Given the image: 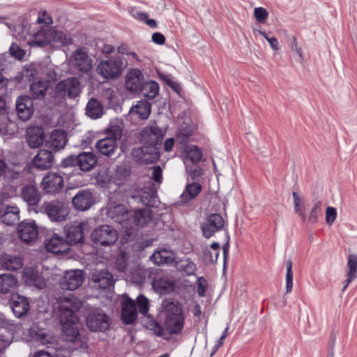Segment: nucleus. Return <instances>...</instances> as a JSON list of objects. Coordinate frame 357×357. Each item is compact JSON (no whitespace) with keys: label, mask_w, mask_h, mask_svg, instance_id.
I'll list each match as a JSON object with an SVG mask.
<instances>
[{"label":"nucleus","mask_w":357,"mask_h":357,"mask_svg":"<svg viewBox=\"0 0 357 357\" xmlns=\"http://www.w3.org/2000/svg\"><path fill=\"white\" fill-rule=\"evenodd\" d=\"M152 329L156 335H158L159 337L162 336L163 328L158 323L154 321L153 322V328Z\"/></svg>","instance_id":"64"},{"label":"nucleus","mask_w":357,"mask_h":357,"mask_svg":"<svg viewBox=\"0 0 357 357\" xmlns=\"http://www.w3.org/2000/svg\"><path fill=\"white\" fill-rule=\"evenodd\" d=\"M67 142V135L62 130H55L52 132L49 139L47 141V146L51 151H58L63 149Z\"/></svg>","instance_id":"28"},{"label":"nucleus","mask_w":357,"mask_h":357,"mask_svg":"<svg viewBox=\"0 0 357 357\" xmlns=\"http://www.w3.org/2000/svg\"><path fill=\"white\" fill-rule=\"evenodd\" d=\"M86 226V222H79L75 225H71L66 229V241L69 246L82 243L84 239V229Z\"/></svg>","instance_id":"27"},{"label":"nucleus","mask_w":357,"mask_h":357,"mask_svg":"<svg viewBox=\"0 0 357 357\" xmlns=\"http://www.w3.org/2000/svg\"><path fill=\"white\" fill-rule=\"evenodd\" d=\"M42 185L45 192L55 194L63 187V177L57 173L50 172L43 179Z\"/></svg>","instance_id":"22"},{"label":"nucleus","mask_w":357,"mask_h":357,"mask_svg":"<svg viewBox=\"0 0 357 357\" xmlns=\"http://www.w3.org/2000/svg\"><path fill=\"white\" fill-rule=\"evenodd\" d=\"M347 284L342 291H344L351 281L357 277V255H349L347 263Z\"/></svg>","instance_id":"39"},{"label":"nucleus","mask_w":357,"mask_h":357,"mask_svg":"<svg viewBox=\"0 0 357 357\" xmlns=\"http://www.w3.org/2000/svg\"><path fill=\"white\" fill-rule=\"evenodd\" d=\"M16 111L21 120L29 119L33 112V100L26 96L19 97L16 100Z\"/></svg>","instance_id":"23"},{"label":"nucleus","mask_w":357,"mask_h":357,"mask_svg":"<svg viewBox=\"0 0 357 357\" xmlns=\"http://www.w3.org/2000/svg\"><path fill=\"white\" fill-rule=\"evenodd\" d=\"M136 306H137L138 312L145 316L149 310V301L144 295L140 294L137 297Z\"/></svg>","instance_id":"47"},{"label":"nucleus","mask_w":357,"mask_h":357,"mask_svg":"<svg viewBox=\"0 0 357 357\" xmlns=\"http://www.w3.org/2000/svg\"><path fill=\"white\" fill-rule=\"evenodd\" d=\"M86 114L92 119H99L103 115V107L97 99H89L86 106Z\"/></svg>","instance_id":"38"},{"label":"nucleus","mask_w":357,"mask_h":357,"mask_svg":"<svg viewBox=\"0 0 357 357\" xmlns=\"http://www.w3.org/2000/svg\"><path fill=\"white\" fill-rule=\"evenodd\" d=\"M69 64L79 73H87L93 68V59L82 47L77 49L69 57Z\"/></svg>","instance_id":"10"},{"label":"nucleus","mask_w":357,"mask_h":357,"mask_svg":"<svg viewBox=\"0 0 357 357\" xmlns=\"http://www.w3.org/2000/svg\"><path fill=\"white\" fill-rule=\"evenodd\" d=\"M123 68V62L119 58L102 60L96 67L97 73L105 79L118 77Z\"/></svg>","instance_id":"9"},{"label":"nucleus","mask_w":357,"mask_h":357,"mask_svg":"<svg viewBox=\"0 0 357 357\" xmlns=\"http://www.w3.org/2000/svg\"><path fill=\"white\" fill-rule=\"evenodd\" d=\"M48 84L44 81H38L33 82L30 86V90L33 98L42 99L45 97Z\"/></svg>","instance_id":"43"},{"label":"nucleus","mask_w":357,"mask_h":357,"mask_svg":"<svg viewBox=\"0 0 357 357\" xmlns=\"http://www.w3.org/2000/svg\"><path fill=\"white\" fill-rule=\"evenodd\" d=\"M151 112V104L146 100L137 101L130 107L128 119L133 123H138L141 121L147 119Z\"/></svg>","instance_id":"13"},{"label":"nucleus","mask_w":357,"mask_h":357,"mask_svg":"<svg viewBox=\"0 0 357 357\" xmlns=\"http://www.w3.org/2000/svg\"><path fill=\"white\" fill-rule=\"evenodd\" d=\"M202 187L197 182L187 183L184 190L179 197L178 202L180 204H189L194 200L201 192Z\"/></svg>","instance_id":"29"},{"label":"nucleus","mask_w":357,"mask_h":357,"mask_svg":"<svg viewBox=\"0 0 357 357\" xmlns=\"http://www.w3.org/2000/svg\"><path fill=\"white\" fill-rule=\"evenodd\" d=\"M40 211L46 214L52 222H61L66 220L69 210L65 203L60 200L45 202Z\"/></svg>","instance_id":"5"},{"label":"nucleus","mask_w":357,"mask_h":357,"mask_svg":"<svg viewBox=\"0 0 357 357\" xmlns=\"http://www.w3.org/2000/svg\"><path fill=\"white\" fill-rule=\"evenodd\" d=\"M81 91V82L79 78L75 77L61 80L56 85V93L63 97L76 98L79 95Z\"/></svg>","instance_id":"12"},{"label":"nucleus","mask_w":357,"mask_h":357,"mask_svg":"<svg viewBox=\"0 0 357 357\" xmlns=\"http://www.w3.org/2000/svg\"><path fill=\"white\" fill-rule=\"evenodd\" d=\"M10 303L13 314L17 318L26 314L30 308L28 298L18 294L13 295Z\"/></svg>","instance_id":"25"},{"label":"nucleus","mask_w":357,"mask_h":357,"mask_svg":"<svg viewBox=\"0 0 357 357\" xmlns=\"http://www.w3.org/2000/svg\"><path fill=\"white\" fill-rule=\"evenodd\" d=\"M28 335L27 340L34 342L38 344L45 345L50 342V337L47 335L45 329L40 328L35 324L28 330Z\"/></svg>","instance_id":"37"},{"label":"nucleus","mask_w":357,"mask_h":357,"mask_svg":"<svg viewBox=\"0 0 357 357\" xmlns=\"http://www.w3.org/2000/svg\"><path fill=\"white\" fill-rule=\"evenodd\" d=\"M45 248L47 252L53 254L65 253L70 250L68 242L63 236L56 234L46 238Z\"/></svg>","instance_id":"18"},{"label":"nucleus","mask_w":357,"mask_h":357,"mask_svg":"<svg viewBox=\"0 0 357 357\" xmlns=\"http://www.w3.org/2000/svg\"><path fill=\"white\" fill-rule=\"evenodd\" d=\"M0 265L8 271H17L23 266L22 259L20 256L3 254L0 257Z\"/></svg>","instance_id":"36"},{"label":"nucleus","mask_w":357,"mask_h":357,"mask_svg":"<svg viewBox=\"0 0 357 357\" xmlns=\"http://www.w3.org/2000/svg\"><path fill=\"white\" fill-rule=\"evenodd\" d=\"M163 138L162 130L156 125L147 126L141 132V140L144 144L142 152L144 160L153 162L158 160L159 152L157 146L160 144Z\"/></svg>","instance_id":"3"},{"label":"nucleus","mask_w":357,"mask_h":357,"mask_svg":"<svg viewBox=\"0 0 357 357\" xmlns=\"http://www.w3.org/2000/svg\"><path fill=\"white\" fill-rule=\"evenodd\" d=\"M22 280L26 285L38 289H43L46 286L45 278L39 271L33 267H26L24 269Z\"/></svg>","instance_id":"19"},{"label":"nucleus","mask_w":357,"mask_h":357,"mask_svg":"<svg viewBox=\"0 0 357 357\" xmlns=\"http://www.w3.org/2000/svg\"><path fill=\"white\" fill-rule=\"evenodd\" d=\"M293 199H294V211L298 214L300 216L303 218V221H305V206L302 203V199L298 195V194L296 192L292 193Z\"/></svg>","instance_id":"46"},{"label":"nucleus","mask_w":357,"mask_h":357,"mask_svg":"<svg viewBox=\"0 0 357 357\" xmlns=\"http://www.w3.org/2000/svg\"><path fill=\"white\" fill-rule=\"evenodd\" d=\"M17 283V279L12 274L0 275V293L7 294L13 289Z\"/></svg>","instance_id":"41"},{"label":"nucleus","mask_w":357,"mask_h":357,"mask_svg":"<svg viewBox=\"0 0 357 357\" xmlns=\"http://www.w3.org/2000/svg\"><path fill=\"white\" fill-rule=\"evenodd\" d=\"M157 190L155 185H151L149 189H141L134 192L132 198L144 206L153 207L157 202Z\"/></svg>","instance_id":"20"},{"label":"nucleus","mask_w":357,"mask_h":357,"mask_svg":"<svg viewBox=\"0 0 357 357\" xmlns=\"http://www.w3.org/2000/svg\"><path fill=\"white\" fill-rule=\"evenodd\" d=\"M192 130H181L178 133L177 137L181 142H185L190 137L192 136Z\"/></svg>","instance_id":"61"},{"label":"nucleus","mask_w":357,"mask_h":357,"mask_svg":"<svg viewBox=\"0 0 357 357\" xmlns=\"http://www.w3.org/2000/svg\"><path fill=\"white\" fill-rule=\"evenodd\" d=\"M253 14L259 23H264L268 17V12L263 7L255 8Z\"/></svg>","instance_id":"53"},{"label":"nucleus","mask_w":357,"mask_h":357,"mask_svg":"<svg viewBox=\"0 0 357 357\" xmlns=\"http://www.w3.org/2000/svg\"><path fill=\"white\" fill-rule=\"evenodd\" d=\"M219 250L206 248L203 253V258L206 264H212L217 261L219 256Z\"/></svg>","instance_id":"51"},{"label":"nucleus","mask_w":357,"mask_h":357,"mask_svg":"<svg viewBox=\"0 0 357 357\" xmlns=\"http://www.w3.org/2000/svg\"><path fill=\"white\" fill-rule=\"evenodd\" d=\"M86 326L92 331H104L109 328V319L105 313L93 311L87 317Z\"/></svg>","instance_id":"17"},{"label":"nucleus","mask_w":357,"mask_h":357,"mask_svg":"<svg viewBox=\"0 0 357 357\" xmlns=\"http://www.w3.org/2000/svg\"><path fill=\"white\" fill-rule=\"evenodd\" d=\"M96 163L97 157L91 152H82L77 156L70 155L61 162L63 167L77 166L84 172L91 170Z\"/></svg>","instance_id":"7"},{"label":"nucleus","mask_w":357,"mask_h":357,"mask_svg":"<svg viewBox=\"0 0 357 357\" xmlns=\"http://www.w3.org/2000/svg\"><path fill=\"white\" fill-rule=\"evenodd\" d=\"M137 317L136 304L134 300L126 298L121 303V318L126 324H132Z\"/></svg>","instance_id":"26"},{"label":"nucleus","mask_w":357,"mask_h":357,"mask_svg":"<svg viewBox=\"0 0 357 357\" xmlns=\"http://www.w3.org/2000/svg\"><path fill=\"white\" fill-rule=\"evenodd\" d=\"M21 197L29 206H36L40 201V195L37 188L27 185L22 189Z\"/></svg>","instance_id":"35"},{"label":"nucleus","mask_w":357,"mask_h":357,"mask_svg":"<svg viewBox=\"0 0 357 357\" xmlns=\"http://www.w3.org/2000/svg\"><path fill=\"white\" fill-rule=\"evenodd\" d=\"M60 311V323L65 337V340L81 344L79 333L77 328L78 318L75 311L79 307V303L73 296H61L58 299Z\"/></svg>","instance_id":"1"},{"label":"nucleus","mask_w":357,"mask_h":357,"mask_svg":"<svg viewBox=\"0 0 357 357\" xmlns=\"http://www.w3.org/2000/svg\"><path fill=\"white\" fill-rule=\"evenodd\" d=\"M176 267L180 271H183L188 275H195L197 266L189 258L183 257L176 262Z\"/></svg>","instance_id":"42"},{"label":"nucleus","mask_w":357,"mask_h":357,"mask_svg":"<svg viewBox=\"0 0 357 357\" xmlns=\"http://www.w3.org/2000/svg\"><path fill=\"white\" fill-rule=\"evenodd\" d=\"M152 40L155 44L163 45L165 43V37L161 33L156 32L152 35Z\"/></svg>","instance_id":"60"},{"label":"nucleus","mask_w":357,"mask_h":357,"mask_svg":"<svg viewBox=\"0 0 357 357\" xmlns=\"http://www.w3.org/2000/svg\"><path fill=\"white\" fill-rule=\"evenodd\" d=\"M110 213L114 221L123 225L126 229H132V225L136 227H143L151 218L150 210L148 208L139 209L132 213L127 211L121 204L116 206Z\"/></svg>","instance_id":"2"},{"label":"nucleus","mask_w":357,"mask_h":357,"mask_svg":"<svg viewBox=\"0 0 357 357\" xmlns=\"http://www.w3.org/2000/svg\"><path fill=\"white\" fill-rule=\"evenodd\" d=\"M144 97L149 99H153L159 92V85L155 81H149L144 83L141 91Z\"/></svg>","instance_id":"44"},{"label":"nucleus","mask_w":357,"mask_h":357,"mask_svg":"<svg viewBox=\"0 0 357 357\" xmlns=\"http://www.w3.org/2000/svg\"><path fill=\"white\" fill-rule=\"evenodd\" d=\"M293 263L291 260L286 261V293L291 292L293 287V272H292Z\"/></svg>","instance_id":"48"},{"label":"nucleus","mask_w":357,"mask_h":357,"mask_svg":"<svg viewBox=\"0 0 357 357\" xmlns=\"http://www.w3.org/2000/svg\"><path fill=\"white\" fill-rule=\"evenodd\" d=\"M45 134L39 126L30 127L26 130V142L31 148H38L43 144Z\"/></svg>","instance_id":"30"},{"label":"nucleus","mask_w":357,"mask_h":357,"mask_svg":"<svg viewBox=\"0 0 357 357\" xmlns=\"http://www.w3.org/2000/svg\"><path fill=\"white\" fill-rule=\"evenodd\" d=\"M19 238L25 243L35 241L38 236V229L34 220H24L17 226Z\"/></svg>","instance_id":"16"},{"label":"nucleus","mask_w":357,"mask_h":357,"mask_svg":"<svg viewBox=\"0 0 357 357\" xmlns=\"http://www.w3.org/2000/svg\"><path fill=\"white\" fill-rule=\"evenodd\" d=\"M128 175V170L121 166L117 167L116 169V172L114 175V178L116 179L121 180L122 178L126 177Z\"/></svg>","instance_id":"59"},{"label":"nucleus","mask_w":357,"mask_h":357,"mask_svg":"<svg viewBox=\"0 0 357 357\" xmlns=\"http://www.w3.org/2000/svg\"><path fill=\"white\" fill-rule=\"evenodd\" d=\"M151 170L152 171L151 179L155 183L152 185H155L158 188L163 180L162 170L160 166H154L151 168Z\"/></svg>","instance_id":"50"},{"label":"nucleus","mask_w":357,"mask_h":357,"mask_svg":"<svg viewBox=\"0 0 357 357\" xmlns=\"http://www.w3.org/2000/svg\"><path fill=\"white\" fill-rule=\"evenodd\" d=\"M91 281L94 287L105 289L114 284L112 275L107 271H100L93 274Z\"/></svg>","instance_id":"32"},{"label":"nucleus","mask_w":357,"mask_h":357,"mask_svg":"<svg viewBox=\"0 0 357 357\" xmlns=\"http://www.w3.org/2000/svg\"><path fill=\"white\" fill-rule=\"evenodd\" d=\"M109 137L98 140L96 148L102 154L109 156L114 153L118 146V140L121 136V130L118 126H112L108 129Z\"/></svg>","instance_id":"6"},{"label":"nucleus","mask_w":357,"mask_h":357,"mask_svg":"<svg viewBox=\"0 0 357 357\" xmlns=\"http://www.w3.org/2000/svg\"><path fill=\"white\" fill-rule=\"evenodd\" d=\"M225 226V220L218 213L211 214L206 222L202 226V233L204 237L209 238L215 232L223 229Z\"/></svg>","instance_id":"15"},{"label":"nucleus","mask_w":357,"mask_h":357,"mask_svg":"<svg viewBox=\"0 0 357 357\" xmlns=\"http://www.w3.org/2000/svg\"><path fill=\"white\" fill-rule=\"evenodd\" d=\"M144 84V77L142 72L138 69L130 70L126 76V89L134 93L141 91Z\"/></svg>","instance_id":"24"},{"label":"nucleus","mask_w":357,"mask_h":357,"mask_svg":"<svg viewBox=\"0 0 357 357\" xmlns=\"http://www.w3.org/2000/svg\"><path fill=\"white\" fill-rule=\"evenodd\" d=\"M186 158L193 163H198L202 157L201 150L196 146H188L185 149Z\"/></svg>","instance_id":"45"},{"label":"nucleus","mask_w":357,"mask_h":357,"mask_svg":"<svg viewBox=\"0 0 357 357\" xmlns=\"http://www.w3.org/2000/svg\"><path fill=\"white\" fill-rule=\"evenodd\" d=\"M174 146V139L173 138H168L166 139L164 144V148L166 151H170L172 150Z\"/></svg>","instance_id":"63"},{"label":"nucleus","mask_w":357,"mask_h":357,"mask_svg":"<svg viewBox=\"0 0 357 357\" xmlns=\"http://www.w3.org/2000/svg\"><path fill=\"white\" fill-rule=\"evenodd\" d=\"M94 203L95 197L92 192L87 190H79L72 200L75 208L80 211L89 210Z\"/></svg>","instance_id":"21"},{"label":"nucleus","mask_w":357,"mask_h":357,"mask_svg":"<svg viewBox=\"0 0 357 357\" xmlns=\"http://www.w3.org/2000/svg\"><path fill=\"white\" fill-rule=\"evenodd\" d=\"M174 252L170 250L163 248L155 251L150 257V260L155 265L169 264L174 261Z\"/></svg>","instance_id":"34"},{"label":"nucleus","mask_w":357,"mask_h":357,"mask_svg":"<svg viewBox=\"0 0 357 357\" xmlns=\"http://www.w3.org/2000/svg\"><path fill=\"white\" fill-rule=\"evenodd\" d=\"M162 310L165 313V329L172 335L180 333L185 322L181 306L178 303L166 300L162 303Z\"/></svg>","instance_id":"4"},{"label":"nucleus","mask_w":357,"mask_h":357,"mask_svg":"<svg viewBox=\"0 0 357 357\" xmlns=\"http://www.w3.org/2000/svg\"><path fill=\"white\" fill-rule=\"evenodd\" d=\"M8 120L6 109V102L0 97V130H2Z\"/></svg>","instance_id":"55"},{"label":"nucleus","mask_w":357,"mask_h":357,"mask_svg":"<svg viewBox=\"0 0 357 357\" xmlns=\"http://www.w3.org/2000/svg\"><path fill=\"white\" fill-rule=\"evenodd\" d=\"M53 165V155L51 151L40 149L33 160V165L40 170H45Z\"/></svg>","instance_id":"31"},{"label":"nucleus","mask_w":357,"mask_h":357,"mask_svg":"<svg viewBox=\"0 0 357 357\" xmlns=\"http://www.w3.org/2000/svg\"><path fill=\"white\" fill-rule=\"evenodd\" d=\"M47 43L52 46H68L73 44V39L61 31L50 30L46 33L45 40H35L31 43L32 46L43 47Z\"/></svg>","instance_id":"11"},{"label":"nucleus","mask_w":357,"mask_h":357,"mask_svg":"<svg viewBox=\"0 0 357 357\" xmlns=\"http://www.w3.org/2000/svg\"><path fill=\"white\" fill-rule=\"evenodd\" d=\"M102 97L109 105H113L116 101V93L112 88H107L102 91Z\"/></svg>","instance_id":"54"},{"label":"nucleus","mask_w":357,"mask_h":357,"mask_svg":"<svg viewBox=\"0 0 357 357\" xmlns=\"http://www.w3.org/2000/svg\"><path fill=\"white\" fill-rule=\"evenodd\" d=\"M93 242L103 246H109L116 243L118 239V232L112 226L104 225L95 228L91 234Z\"/></svg>","instance_id":"8"},{"label":"nucleus","mask_w":357,"mask_h":357,"mask_svg":"<svg viewBox=\"0 0 357 357\" xmlns=\"http://www.w3.org/2000/svg\"><path fill=\"white\" fill-rule=\"evenodd\" d=\"M203 174V171L201 168L197 167L193 169H190L188 172V178L192 181H197Z\"/></svg>","instance_id":"58"},{"label":"nucleus","mask_w":357,"mask_h":357,"mask_svg":"<svg viewBox=\"0 0 357 357\" xmlns=\"http://www.w3.org/2000/svg\"><path fill=\"white\" fill-rule=\"evenodd\" d=\"M337 218V211L334 207L328 206L326 210V222L331 225Z\"/></svg>","instance_id":"57"},{"label":"nucleus","mask_w":357,"mask_h":357,"mask_svg":"<svg viewBox=\"0 0 357 357\" xmlns=\"http://www.w3.org/2000/svg\"><path fill=\"white\" fill-rule=\"evenodd\" d=\"M197 294L199 296L204 297L206 295V290L208 286L207 281L204 277H199L197 281Z\"/></svg>","instance_id":"56"},{"label":"nucleus","mask_w":357,"mask_h":357,"mask_svg":"<svg viewBox=\"0 0 357 357\" xmlns=\"http://www.w3.org/2000/svg\"><path fill=\"white\" fill-rule=\"evenodd\" d=\"M10 343V338L4 335H0V353L3 351Z\"/></svg>","instance_id":"62"},{"label":"nucleus","mask_w":357,"mask_h":357,"mask_svg":"<svg viewBox=\"0 0 357 357\" xmlns=\"http://www.w3.org/2000/svg\"><path fill=\"white\" fill-rule=\"evenodd\" d=\"M84 274L81 270L66 271L60 281L63 289L73 291L77 289L84 282Z\"/></svg>","instance_id":"14"},{"label":"nucleus","mask_w":357,"mask_h":357,"mask_svg":"<svg viewBox=\"0 0 357 357\" xmlns=\"http://www.w3.org/2000/svg\"><path fill=\"white\" fill-rule=\"evenodd\" d=\"M321 206L322 202L321 201L314 203L309 216L305 218V220H307L311 223H316L318 221L319 215L321 211Z\"/></svg>","instance_id":"49"},{"label":"nucleus","mask_w":357,"mask_h":357,"mask_svg":"<svg viewBox=\"0 0 357 357\" xmlns=\"http://www.w3.org/2000/svg\"><path fill=\"white\" fill-rule=\"evenodd\" d=\"M153 288L160 294H167L174 290V282L165 278L155 279L153 282Z\"/></svg>","instance_id":"40"},{"label":"nucleus","mask_w":357,"mask_h":357,"mask_svg":"<svg viewBox=\"0 0 357 357\" xmlns=\"http://www.w3.org/2000/svg\"><path fill=\"white\" fill-rule=\"evenodd\" d=\"M0 219L7 225H13L20 220V209L16 206H6L0 210Z\"/></svg>","instance_id":"33"},{"label":"nucleus","mask_w":357,"mask_h":357,"mask_svg":"<svg viewBox=\"0 0 357 357\" xmlns=\"http://www.w3.org/2000/svg\"><path fill=\"white\" fill-rule=\"evenodd\" d=\"M9 54L12 57H14L17 60H22L24 58L26 52L17 43H13L9 47Z\"/></svg>","instance_id":"52"}]
</instances>
